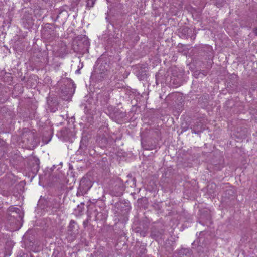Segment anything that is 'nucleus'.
Listing matches in <instances>:
<instances>
[{"mask_svg":"<svg viewBox=\"0 0 257 257\" xmlns=\"http://www.w3.org/2000/svg\"><path fill=\"white\" fill-rule=\"evenodd\" d=\"M208 191L209 193H212L213 192L210 191L209 190L214 189L215 188V184L213 183H210L208 185Z\"/></svg>","mask_w":257,"mask_h":257,"instance_id":"23","label":"nucleus"},{"mask_svg":"<svg viewBox=\"0 0 257 257\" xmlns=\"http://www.w3.org/2000/svg\"><path fill=\"white\" fill-rule=\"evenodd\" d=\"M124 189L122 180L119 178L115 179L111 189L112 195L115 196H120L123 194Z\"/></svg>","mask_w":257,"mask_h":257,"instance_id":"5","label":"nucleus"},{"mask_svg":"<svg viewBox=\"0 0 257 257\" xmlns=\"http://www.w3.org/2000/svg\"><path fill=\"white\" fill-rule=\"evenodd\" d=\"M253 32L255 33L257 35V29H254Z\"/></svg>","mask_w":257,"mask_h":257,"instance_id":"27","label":"nucleus"},{"mask_svg":"<svg viewBox=\"0 0 257 257\" xmlns=\"http://www.w3.org/2000/svg\"><path fill=\"white\" fill-rule=\"evenodd\" d=\"M204 130L203 124L201 122H197L196 124L193 126L192 132V133L199 134Z\"/></svg>","mask_w":257,"mask_h":257,"instance_id":"12","label":"nucleus"},{"mask_svg":"<svg viewBox=\"0 0 257 257\" xmlns=\"http://www.w3.org/2000/svg\"><path fill=\"white\" fill-rule=\"evenodd\" d=\"M162 236V233L161 232L156 230L152 231L151 233V236L156 240L161 238Z\"/></svg>","mask_w":257,"mask_h":257,"instance_id":"14","label":"nucleus"},{"mask_svg":"<svg viewBox=\"0 0 257 257\" xmlns=\"http://www.w3.org/2000/svg\"><path fill=\"white\" fill-rule=\"evenodd\" d=\"M142 147L145 150H152L156 148V144L155 143L149 144V143L146 144L142 143Z\"/></svg>","mask_w":257,"mask_h":257,"instance_id":"15","label":"nucleus"},{"mask_svg":"<svg viewBox=\"0 0 257 257\" xmlns=\"http://www.w3.org/2000/svg\"><path fill=\"white\" fill-rule=\"evenodd\" d=\"M95 257H108V253H106L103 248H100L94 253Z\"/></svg>","mask_w":257,"mask_h":257,"instance_id":"13","label":"nucleus"},{"mask_svg":"<svg viewBox=\"0 0 257 257\" xmlns=\"http://www.w3.org/2000/svg\"><path fill=\"white\" fill-rule=\"evenodd\" d=\"M225 0H216L215 5L217 7H221L224 4Z\"/></svg>","mask_w":257,"mask_h":257,"instance_id":"19","label":"nucleus"},{"mask_svg":"<svg viewBox=\"0 0 257 257\" xmlns=\"http://www.w3.org/2000/svg\"><path fill=\"white\" fill-rule=\"evenodd\" d=\"M232 77H233V78H236V76L235 75H234Z\"/></svg>","mask_w":257,"mask_h":257,"instance_id":"30","label":"nucleus"},{"mask_svg":"<svg viewBox=\"0 0 257 257\" xmlns=\"http://www.w3.org/2000/svg\"><path fill=\"white\" fill-rule=\"evenodd\" d=\"M105 96H106V97H107V99H108V95L107 93H106Z\"/></svg>","mask_w":257,"mask_h":257,"instance_id":"29","label":"nucleus"},{"mask_svg":"<svg viewBox=\"0 0 257 257\" xmlns=\"http://www.w3.org/2000/svg\"><path fill=\"white\" fill-rule=\"evenodd\" d=\"M90 218H91V216L89 215H88V218L86 220L84 221L83 226H84V228H86L87 226L88 223L90 222Z\"/></svg>","mask_w":257,"mask_h":257,"instance_id":"22","label":"nucleus"},{"mask_svg":"<svg viewBox=\"0 0 257 257\" xmlns=\"http://www.w3.org/2000/svg\"><path fill=\"white\" fill-rule=\"evenodd\" d=\"M9 211L11 212V213L8 214V224L10 225L11 229H19L21 225V220L23 218V215L20 213V209L17 208L10 207Z\"/></svg>","mask_w":257,"mask_h":257,"instance_id":"1","label":"nucleus"},{"mask_svg":"<svg viewBox=\"0 0 257 257\" xmlns=\"http://www.w3.org/2000/svg\"><path fill=\"white\" fill-rule=\"evenodd\" d=\"M93 213L95 215V221L101 220L103 219V215L102 213L98 212L96 210H94Z\"/></svg>","mask_w":257,"mask_h":257,"instance_id":"16","label":"nucleus"},{"mask_svg":"<svg viewBox=\"0 0 257 257\" xmlns=\"http://www.w3.org/2000/svg\"><path fill=\"white\" fill-rule=\"evenodd\" d=\"M115 213L118 216H122L123 220L126 222L128 220L127 215L130 210L131 207L127 203L119 202L115 204Z\"/></svg>","mask_w":257,"mask_h":257,"instance_id":"3","label":"nucleus"},{"mask_svg":"<svg viewBox=\"0 0 257 257\" xmlns=\"http://www.w3.org/2000/svg\"><path fill=\"white\" fill-rule=\"evenodd\" d=\"M75 222L71 220L70 222L69 225L68 226V231H72L73 230V228L74 227V224Z\"/></svg>","mask_w":257,"mask_h":257,"instance_id":"20","label":"nucleus"},{"mask_svg":"<svg viewBox=\"0 0 257 257\" xmlns=\"http://www.w3.org/2000/svg\"><path fill=\"white\" fill-rule=\"evenodd\" d=\"M61 97L63 100H69L73 95L75 90V85L71 80H67L65 86L61 88Z\"/></svg>","mask_w":257,"mask_h":257,"instance_id":"4","label":"nucleus"},{"mask_svg":"<svg viewBox=\"0 0 257 257\" xmlns=\"http://www.w3.org/2000/svg\"><path fill=\"white\" fill-rule=\"evenodd\" d=\"M106 72L105 71H103L99 74H97V75L96 76V78L98 81H101L106 76Z\"/></svg>","mask_w":257,"mask_h":257,"instance_id":"17","label":"nucleus"},{"mask_svg":"<svg viewBox=\"0 0 257 257\" xmlns=\"http://www.w3.org/2000/svg\"><path fill=\"white\" fill-rule=\"evenodd\" d=\"M21 257H31V256H28V254H24L23 255V256H22Z\"/></svg>","mask_w":257,"mask_h":257,"instance_id":"26","label":"nucleus"},{"mask_svg":"<svg viewBox=\"0 0 257 257\" xmlns=\"http://www.w3.org/2000/svg\"><path fill=\"white\" fill-rule=\"evenodd\" d=\"M191 38H192V39H193V40H194V39H195V36H194V37H193V38H192V37H191Z\"/></svg>","mask_w":257,"mask_h":257,"instance_id":"31","label":"nucleus"},{"mask_svg":"<svg viewBox=\"0 0 257 257\" xmlns=\"http://www.w3.org/2000/svg\"><path fill=\"white\" fill-rule=\"evenodd\" d=\"M15 221H16V218L13 219H12L10 221H11V222H15Z\"/></svg>","mask_w":257,"mask_h":257,"instance_id":"28","label":"nucleus"},{"mask_svg":"<svg viewBox=\"0 0 257 257\" xmlns=\"http://www.w3.org/2000/svg\"><path fill=\"white\" fill-rule=\"evenodd\" d=\"M90 46V42L88 37L83 35L78 37L77 40L74 42L73 44L74 49L75 51L82 53L88 52Z\"/></svg>","mask_w":257,"mask_h":257,"instance_id":"2","label":"nucleus"},{"mask_svg":"<svg viewBox=\"0 0 257 257\" xmlns=\"http://www.w3.org/2000/svg\"><path fill=\"white\" fill-rule=\"evenodd\" d=\"M62 205L61 198L59 197L50 199L47 202V207L53 211L60 210Z\"/></svg>","mask_w":257,"mask_h":257,"instance_id":"9","label":"nucleus"},{"mask_svg":"<svg viewBox=\"0 0 257 257\" xmlns=\"http://www.w3.org/2000/svg\"><path fill=\"white\" fill-rule=\"evenodd\" d=\"M96 0H87V7L91 8L93 6Z\"/></svg>","mask_w":257,"mask_h":257,"instance_id":"21","label":"nucleus"},{"mask_svg":"<svg viewBox=\"0 0 257 257\" xmlns=\"http://www.w3.org/2000/svg\"><path fill=\"white\" fill-rule=\"evenodd\" d=\"M108 110L112 111L109 113L110 117L118 123H122L126 117V113L118 109H114L111 107L108 108Z\"/></svg>","mask_w":257,"mask_h":257,"instance_id":"7","label":"nucleus"},{"mask_svg":"<svg viewBox=\"0 0 257 257\" xmlns=\"http://www.w3.org/2000/svg\"><path fill=\"white\" fill-rule=\"evenodd\" d=\"M191 32V30L188 27L181 28L179 32L180 36L185 39H187L189 37Z\"/></svg>","mask_w":257,"mask_h":257,"instance_id":"10","label":"nucleus"},{"mask_svg":"<svg viewBox=\"0 0 257 257\" xmlns=\"http://www.w3.org/2000/svg\"><path fill=\"white\" fill-rule=\"evenodd\" d=\"M89 184L90 182L89 180H87L86 178H82L80 182L79 187L77 192V196H81L85 194L90 188V186H89Z\"/></svg>","mask_w":257,"mask_h":257,"instance_id":"8","label":"nucleus"},{"mask_svg":"<svg viewBox=\"0 0 257 257\" xmlns=\"http://www.w3.org/2000/svg\"><path fill=\"white\" fill-rule=\"evenodd\" d=\"M207 49H208V51L211 52L212 51V48L210 46H207Z\"/></svg>","mask_w":257,"mask_h":257,"instance_id":"25","label":"nucleus"},{"mask_svg":"<svg viewBox=\"0 0 257 257\" xmlns=\"http://www.w3.org/2000/svg\"><path fill=\"white\" fill-rule=\"evenodd\" d=\"M146 251V250L145 248V247H144V246L143 245L140 246L137 251V254L141 256V255L145 254Z\"/></svg>","mask_w":257,"mask_h":257,"instance_id":"18","label":"nucleus"},{"mask_svg":"<svg viewBox=\"0 0 257 257\" xmlns=\"http://www.w3.org/2000/svg\"><path fill=\"white\" fill-rule=\"evenodd\" d=\"M22 139L24 142L26 141L28 144H32L34 139V135L30 132H25L23 134Z\"/></svg>","mask_w":257,"mask_h":257,"instance_id":"11","label":"nucleus"},{"mask_svg":"<svg viewBox=\"0 0 257 257\" xmlns=\"http://www.w3.org/2000/svg\"><path fill=\"white\" fill-rule=\"evenodd\" d=\"M42 37L49 41L54 40L56 37V33L53 26L50 24H46L42 30Z\"/></svg>","mask_w":257,"mask_h":257,"instance_id":"6","label":"nucleus"},{"mask_svg":"<svg viewBox=\"0 0 257 257\" xmlns=\"http://www.w3.org/2000/svg\"><path fill=\"white\" fill-rule=\"evenodd\" d=\"M198 71H196L195 72V75H199L200 74H202V75L203 76H206L207 75V72L204 70H200L199 73H197Z\"/></svg>","mask_w":257,"mask_h":257,"instance_id":"24","label":"nucleus"}]
</instances>
